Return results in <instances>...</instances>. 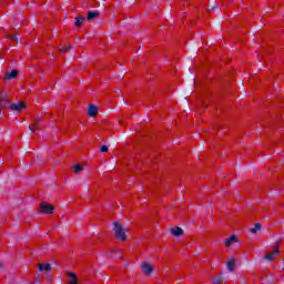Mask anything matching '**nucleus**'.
Segmentation results:
<instances>
[{
    "mask_svg": "<svg viewBox=\"0 0 284 284\" xmlns=\"http://www.w3.org/2000/svg\"><path fill=\"white\" fill-rule=\"evenodd\" d=\"M113 232H114V236L115 239H118L119 241L125 242L128 241V229L123 227V225L119 222H114L113 223Z\"/></svg>",
    "mask_w": 284,
    "mask_h": 284,
    "instance_id": "obj_1",
    "label": "nucleus"
},
{
    "mask_svg": "<svg viewBox=\"0 0 284 284\" xmlns=\"http://www.w3.org/2000/svg\"><path fill=\"white\" fill-rule=\"evenodd\" d=\"M280 247H281L280 243L274 244L272 250L266 255H264V258L266 261H274V258H276L278 256V254L281 253Z\"/></svg>",
    "mask_w": 284,
    "mask_h": 284,
    "instance_id": "obj_2",
    "label": "nucleus"
},
{
    "mask_svg": "<svg viewBox=\"0 0 284 284\" xmlns=\"http://www.w3.org/2000/svg\"><path fill=\"white\" fill-rule=\"evenodd\" d=\"M39 212H41V214H52V212H54V206L48 202H42Z\"/></svg>",
    "mask_w": 284,
    "mask_h": 284,
    "instance_id": "obj_3",
    "label": "nucleus"
},
{
    "mask_svg": "<svg viewBox=\"0 0 284 284\" xmlns=\"http://www.w3.org/2000/svg\"><path fill=\"white\" fill-rule=\"evenodd\" d=\"M141 270H142V274H144V276H150L152 274V272H154V264L143 262L141 264Z\"/></svg>",
    "mask_w": 284,
    "mask_h": 284,
    "instance_id": "obj_4",
    "label": "nucleus"
},
{
    "mask_svg": "<svg viewBox=\"0 0 284 284\" xmlns=\"http://www.w3.org/2000/svg\"><path fill=\"white\" fill-rule=\"evenodd\" d=\"M27 105L26 102H18V103H12L10 104L9 109L12 112H21L22 110H26Z\"/></svg>",
    "mask_w": 284,
    "mask_h": 284,
    "instance_id": "obj_5",
    "label": "nucleus"
},
{
    "mask_svg": "<svg viewBox=\"0 0 284 284\" xmlns=\"http://www.w3.org/2000/svg\"><path fill=\"white\" fill-rule=\"evenodd\" d=\"M87 114L92 118L97 116V114H99V106L94 104H89L87 109Z\"/></svg>",
    "mask_w": 284,
    "mask_h": 284,
    "instance_id": "obj_6",
    "label": "nucleus"
},
{
    "mask_svg": "<svg viewBox=\"0 0 284 284\" xmlns=\"http://www.w3.org/2000/svg\"><path fill=\"white\" fill-rule=\"evenodd\" d=\"M101 17V13L99 11H89L87 14L88 21H94V19H99Z\"/></svg>",
    "mask_w": 284,
    "mask_h": 284,
    "instance_id": "obj_7",
    "label": "nucleus"
},
{
    "mask_svg": "<svg viewBox=\"0 0 284 284\" xmlns=\"http://www.w3.org/2000/svg\"><path fill=\"white\" fill-rule=\"evenodd\" d=\"M68 284H79V280L77 278V274L69 272L67 273Z\"/></svg>",
    "mask_w": 284,
    "mask_h": 284,
    "instance_id": "obj_8",
    "label": "nucleus"
},
{
    "mask_svg": "<svg viewBox=\"0 0 284 284\" xmlns=\"http://www.w3.org/2000/svg\"><path fill=\"white\" fill-rule=\"evenodd\" d=\"M239 240L236 237V235H231L229 239L225 240V246L230 247L232 245H234V243H236Z\"/></svg>",
    "mask_w": 284,
    "mask_h": 284,
    "instance_id": "obj_9",
    "label": "nucleus"
},
{
    "mask_svg": "<svg viewBox=\"0 0 284 284\" xmlns=\"http://www.w3.org/2000/svg\"><path fill=\"white\" fill-rule=\"evenodd\" d=\"M9 102L10 98L6 95H0V110H3V108H6V105H8Z\"/></svg>",
    "mask_w": 284,
    "mask_h": 284,
    "instance_id": "obj_10",
    "label": "nucleus"
},
{
    "mask_svg": "<svg viewBox=\"0 0 284 284\" xmlns=\"http://www.w3.org/2000/svg\"><path fill=\"white\" fill-rule=\"evenodd\" d=\"M226 267L229 272H234V267H236V261L234 258L229 260Z\"/></svg>",
    "mask_w": 284,
    "mask_h": 284,
    "instance_id": "obj_11",
    "label": "nucleus"
},
{
    "mask_svg": "<svg viewBox=\"0 0 284 284\" xmlns=\"http://www.w3.org/2000/svg\"><path fill=\"white\" fill-rule=\"evenodd\" d=\"M39 272H50L52 270V266L50 264H38Z\"/></svg>",
    "mask_w": 284,
    "mask_h": 284,
    "instance_id": "obj_12",
    "label": "nucleus"
},
{
    "mask_svg": "<svg viewBox=\"0 0 284 284\" xmlns=\"http://www.w3.org/2000/svg\"><path fill=\"white\" fill-rule=\"evenodd\" d=\"M83 21H85V18L84 17H81V16H78L75 17V23L74 26L77 28H81V26H83Z\"/></svg>",
    "mask_w": 284,
    "mask_h": 284,
    "instance_id": "obj_13",
    "label": "nucleus"
},
{
    "mask_svg": "<svg viewBox=\"0 0 284 284\" xmlns=\"http://www.w3.org/2000/svg\"><path fill=\"white\" fill-rule=\"evenodd\" d=\"M171 234H173V236H181L183 234V229L174 227L171 230Z\"/></svg>",
    "mask_w": 284,
    "mask_h": 284,
    "instance_id": "obj_14",
    "label": "nucleus"
},
{
    "mask_svg": "<svg viewBox=\"0 0 284 284\" xmlns=\"http://www.w3.org/2000/svg\"><path fill=\"white\" fill-rule=\"evenodd\" d=\"M72 170L75 174H81V172H83V166L81 164H74Z\"/></svg>",
    "mask_w": 284,
    "mask_h": 284,
    "instance_id": "obj_15",
    "label": "nucleus"
},
{
    "mask_svg": "<svg viewBox=\"0 0 284 284\" xmlns=\"http://www.w3.org/2000/svg\"><path fill=\"white\" fill-rule=\"evenodd\" d=\"M18 72H11V73H6L4 79L6 81H10L11 79H17Z\"/></svg>",
    "mask_w": 284,
    "mask_h": 284,
    "instance_id": "obj_16",
    "label": "nucleus"
},
{
    "mask_svg": "<svg viewBox=\"0 0 284 284\" xmlns=\"http://www.w3.org/2000/svg\"><path fill=\"white\" fill-rule=\"evenodd\" d=\"M260 230H261V223H257V224H255L254 227L250 229V232L252 234H256V232H260Z\"/></svg>",
    "mask_w": 284,
    "mask_h": 284,
    "instance_id": "obj_17",
    "label": "nucleus"
},
{
    "mask_svg": "<svg viewBox=\"0 0 284 284\" xmlns=\"http://www.w3.org/2000/svg\"><path fill=\"white\" fill-rule=\"evenodd\" d=\"M37 128H39V122H34V123L31 125L30 130L33 131V132H37Z\"/></svg>",
    "mask_w": 284,
    "mask_h": 284,
    "instance_id": "obj_18",
    "label": "nucleus"
},
{
    "mask_svg": "<svg viewBox=\"0 0 284 284\" xmlns=\"http://www.w3.org/2000/svg\"><path fill=\"white\" fill-rule=\"evenodd\" d=\"M72 49V45H68V47H62L60 49L61 52H68V50H71Z\"/></svg>",
    "mask_w": 284,
    "mask_h": 284,
    "instance_id": "obj_19",
    "label": "nucleus"
},
{
    "mask_svg": "<svg viewBox=\"0 0 284 284\" xmlns=\"http://www.w3.org/2000/svg\"><path fill=\"white\" fill-rule=\"evenodd\" d=\"M10 41H14L16 43L19 41V37L17 36H9Z\"/></svg>",
    "mask_w": 284,
    "mask_h": 284,
    "instance_id": "obj_20",
    "label": "nucleus"
},
{
    "mask_svg": "<svg viewBox=\"0 0 284 284\" xmlns=\"http://www.w3.org/2000/svg\"><path fill=\"white\" fill-rule=\"evenodd\" d=\"M101 152H108V145L101 146Z\"/></svg>",
    "mask_w": 284,
    "mask_h": 284,
    "instance_id": "obj_21",
    "label": "nucleus"
},
{
    "mask_svg": "<svg viewBox=\"0 0 284 284\" xmlns=\"http://www.w3.org/2000/svg\"><path fill=\"white\" fill-rule=\"evenodd\" d=\"M211 10H219V4H214L211 7Z\"/></svg>",
    "mask_w": 284,
    "mask_h": 284,
    "instance_id": "obj_22",
    "label": "nucleus"
},
{
    "mask_svg": "<svg viewBox=\"0 0 284 284\" xmlns=\"http://www.w3.org/2000/svg\"><path fill=\"white\" fill-rule=\"evenodd\" d=\"M11 72H19V70H17V69H12V70H11Z\"/></svg>",
    "mask_w": 284,
    "mask_h": 284,
    "instance_id": "obj_23",
    "label": "nucleus"
},
{
    "mask_svg": "<svg viewBox=\"0 0 284 284\" xmlns=\"http://www.w3.org/2000/svg\"><path fill=\"white\" fill-rule=\"evenodd\" d=\"M2 267H3V263L0 262V268H2Z\"/></svg>",
    "mask_w": 284,
    "mask_h": 284,
    "instance_id": "obj_24",
    "label": "nucleus"
}]
</instances>
